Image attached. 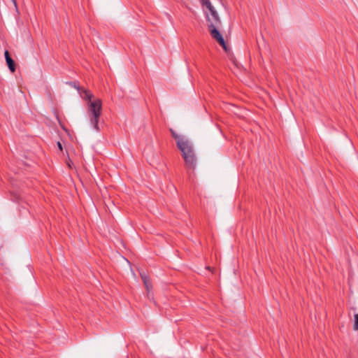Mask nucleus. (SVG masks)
I'll return each instance as SVG.
<instances>
[{"mask_svg": "<svg viewBox=\"0 0 358 358\" xmlns=\"http://www.w3.org/2000/svg\"><path fill=\"white\" fill-rule=\"evenodd\" d=\"M178 148L182 152L187 169L194 171L196 164V157L192 142L189 140L185 141L181 140L178 143Z\"/></svg>", "mask_w": 358, "mask_h": 358, "instance_id": "obj_1", "label": "nucleus"}, {"mask_svg": "<svg viewBox=\"0 0 358 358\" xmlns=\"http://www.w3.org/2000/svg\"><path fill=\"white\" fill-rule=\"evenodd\" d=\"M102 110V101L99 99H94L93 102H87V113L90 124L96 131H100L99 122Z\"/></svg>", "mask_w": 358, "mask_h": 358, "instance_id": "obj_2", "label": "nucleus"}, {"mask_svg": "<svg viewBox=\"0 0 358 358\" xmlns=\"http://www.w3.org/2000/svg\"><path fill=\"white\" fill-rule=\"evenodd\" d=\"M201 6L206 7L203 10L206 20L208 24H220L221 20L219 15L210 0H200Z\"/></svg>", "mask_w": 358, "mask_h": 358, "instance_id": "obj_3", "label": "nucleus"}, {"mask_svg": "<svg viewBox=\"0 0 358 358\" xmlns=\"http://www.w3.org/2000/svg\"><path fill=\"white\" fill-rule=\"evenodd\" d=\"M220 24H208V31L211 35V36L217 41V43L225 50H227L226 43L224 38L222 37L220 32L217 29Z\"/></svg>", "mask_w": 358, "mask_h": 358, "instance_id": "obj_4", "label": "nucleus"}, {"mask_svg": "<svg viewBox=\"0 0 358 358\" xmlns=\"http://www.w3.org/2000/svg\"><path fill=\"white\" fill-rule=\"evenodd\" d=\"M5 58L7 63V65L11 72H14L15 71V63L14 60L10 57V54L8 50L5 51Z\"/></svg>", "mask_w": 358, "mask_h": 358, "instance_id": "obj_5", "label": "nucleus"}, {"mask_svg": "<svg viewBox=\"0 0 358 358\" xmlns=\"http://www.w3.org/2000/svg\"><path fill=\"white\" fill-rule=\"evenodd\" d=\"M141 278L143 280V282L144 283V285H145L147 291L149 292L152 287V283H151L149 278L145 273H141Z\"/></svg>", "mask_w": 358, "mask_h": 358, "instance_id": "obj_6", "label": "nucleus"}, {"mask_svg": "<svg viewBox=\"0 0 358 358\" xmlns=\"http://www.w3.org/2000/svg\"><path fill=\"white\" fill-rule=\"evenodd\" d=\"M82 96L84 99L87 101V102H93V94L89 90H83Z\"/></svg>", "mask_w": 358, "mask_h": 358, "instance_id": "obj_7", "label": "nucleus"}, {"mask_svg": "<svg viewBox=\"0 0 358 358\" xmlns=\"http://www.w3.org/2000/svg\"><path fill=\"white\" fill-rule=\"evenodd\" d=\"M170 132L171 134L172 137L176 141V144L178 145V141H187L188 139L184 137H180L179 135H178L172 129H170Z\"/></svg>", "mask_w": 358, "mask_h": 358, "instance_id": "obj_8", "label": "nucleus"}, {"mask_svg": "<svg viewBox=\"0 0 358 358\" xmlns=\"http://www.w3.org/2000/svg\"><path fill=\"white\" fill-rule=\"evenodd\" d=\"M354 329L355 330H358V313L355 315Z\"/></svg>", "mask_w": 358, "mask_h": 358, "instance_id": "obj_9", "label": "nucleus"}, {"mask_svg": "<svg viewBox=\"0 0 358 358\" xmlns=\"http://www.w3.org/2000/svg\"><path fill=\"white\" fill-rule=\"evenodd\" d=\"M57 146L59 148V149L62 151V145L60 142H57Z\"/></svg>", "mask_w": 358, "mask_h": 358, "instance_id": "obj_10", "label": "nucleus"}, {"mask_svg": "<svg viewBox=\"0 0 358 358\" xmlns=\"http://www.w3.org/2000/svg\"><path fill=\"white\" fill-rule=\"evenodd\" d=\"M12 1L13 2V4H14L15 7L17 8V2H16V0H12Z\"/></svg>", "mask_w": 358, "mask_h": 358, "instance_id": "obj_11", "label": "nucleus"}]
</instances>
